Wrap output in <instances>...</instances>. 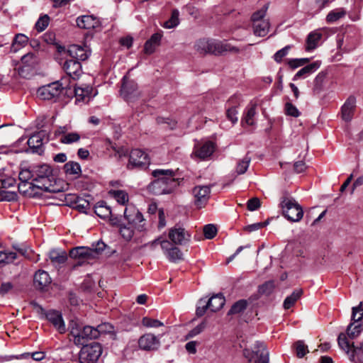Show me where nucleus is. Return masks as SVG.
Instances as JSON below:
<instances>
[{
  "mask_svg": "<svg viewBox=\"0 0 363 363\" xmlns=\"http://www.w3.org/2000/svg\"><path fill=\"white\" fill-rule=\"evenodd\" d=\"M124 216L129 225H138V228H143L144 221L143 214L134 206H128L124 211Z\"/></svg>",
  "mask_w": 363,
  "mask_h": 363,
  "instance_id": "nucleus-15",
  "label": "nucleus"
},
{
  "mask_svg": "<svg viewBox=\"0 0 363 363\" xmlns=\"http://www.w3.org/2000/svg\"><path fill=\"white\" fill-rule=\"evenodd\" d=\"M103 353V347L99 342L84 345L79 352V363H98Z\"/></svg>",
  "mask_w": 363,
  "mask_h": 363,
  "instance_id": "nucleus-6",
  "label": "nucleus"
},
{
  "mask_svg": "<svg viewBox=\"0 0 363 363\" xmlns=\"http://www.w3.org/2000/svg\"><path fill=\"white\" fill-rule=\"evenodd\" d=\"M247 301L245 299H241L236 301L228 312V315H235L243 312L247 306Z\"/></svg>",
  "mask_w": 363,
  "mask_h": 363,
  "instance_id": "nucleus-34",
  "label": "nucleus"
},
{
  "mask_svg": "<svg viewBox=\"0 0 363 363\" xmlns=\"http://www.w3.org/2000/svg\"><path fill=\"white\" fill-rule=\"evenodd\" d=\"M45 136L44 131H39L33 134L28 140L27 144L33 152H38L43 144V139Z\"/></svg>",
  "mask_w": 363,
  "mask_h": 363,
  "instance_id": "nucleus-23",
  "label": "nucleus"
},
{
  "mask_svg": "<svg viewBox=\"0 0 363 363\" xmlns=\"http://www.w3.org/2000/svg\"><path fill=\"white\" fill-rule=\"evenodd\" d=\"M138 344L139 348L144 351L157 350L161 345L160 338L151 333H147L140 336Z\"/></svg>",
  "mask_w": 363,
  "mask_h": 363,
  "instance_id": "nucleus-11",
  "label": "nucleus"
},
{
  "mask_svg": "<svg viewBox=\"0 0 363 363\" xmlns=\"http://www.w3.org/2000/svg\"><path fill=\"white\" fill-rule=\"evenodd\" d=\"M80 139V135L79 133H67V134H64L60 138V143L63 144H71L73 143L78 142Z\"/></svg>",
  "mask_w": 363,
  "mask_h": 363,
  "instance_id": "nucleus-44",
  "label": "nucleus"
},
{
  "mask_svg": "<svg viewBox=\"0 0 363 363\" xmlns=\"http://www.w3.org/2000/svg\"><path fill=\"white\" fill-rule=\"evenodd\" d=\"M121 94L127 101H133L140 96L137 83L130 79L127 75L123 77Z\"/></svg>",
  "mask_w": 363,
  "mask_h": 363,
  "instance_id": "nucleus-8",
  "label": "nucleus"
},
{
  "mask_svg": "<svg viewBox=\"0 0 363 363\" xmlns=\"http://www.w3.org/2000/svg\"><path fill=\"white\" fill-rule=\"evenodd\" d=\"M67 52L72 59L79 62L86 60L90 55V50L86 47L78 45H71L69 46Z\"/></svg>",
  "mask_w": 363,
  "mask_h": 363,
  "instance_id": "nucleus-20",
  "label": "nucleus"
},
{
  "mask_svg": "<svg viewBox=\"0 0 363 363\" xmlns=\"http://www.w3.org/2000/svg\"><path fill=\"white\" fill-rule=\"evenodd\" d=\"M34 174L33 173V165L29 167H21L18 174V179L21 183L18 184V191L20 193L26 195L27 190L23 189V187L28 186V189L35 188L33 182Z\"/></svg>",
  "mask_w": 363,
  "mask_h": 363,
  "instance_id": "nucleus-10",
  "label": "nucleus"
},
{
  "mask_svg": "<svg viewBox=\"0 0 363 363\" xmlns=\"http://www.w3.org/2000/svg\"><path fill=\"white\" fill-rule=\"evenodd\" d=\"M77 26L82 29H95L100 26L99 19L93 15H84L76 19Z\"/></svg>",
  "mask_w": 363,
  "mask_h": 363,
  "instance_id": "nucleus-17",
  "label": "nucleus"
},
{
  "mask_svg": "<svg viewBox=\"0 0 363 363\" xmlns=\"http://www.w3.org/2000/svg\"><path fill=\"white\" fill-rule=\"evenodd\" d=\"M320 62L319 61H316L303 67L294 75V80H296L297 79L302 77H305L308 75H310L316 71L320 67Z\"/></svg>",
  "mask_w": 363,
  "mask_h": 363,
  "instance_id": "nucleus-28",
  "label": "nucleus"
},
{
  "mask_svg": "<svg viewBox=\"0 0 363 363\" xmlns=\"http://www.w3.org/2000/svg\"><path fill=\"white\" fill-rule=\"evenodd\" d=\"M110 194L120 204L125 205L128 201V195L123 190H112Z\"/></svg>",
  "mask_w": 363,
  "mask_h": 363,
  "instance_id": "nucleus-39",
  "label": "nucleus"
},
{
  "mask_svg": "<svg viewBox=\"0 0 363 363\" xmlns=\"http://www.w3.org/2000/svg\"><path fill=\"white\" fill-rule=\"evenodd\" d=\"M135 225H130V226H122L120 228V233L122 237L126 240H130L134 235V227Z\"/></svg>",
  "mask_w": 363,
  "mask_h": 363,
  "instance_id": "nucleus-54",
  "label": "nucleus"
},
{
  "mask_svg": "<svg viewBox=\"0 0 363 363\" xmlns=\"http://www.w3.org/2000/svg\"><path fill=\"white\" fill-rule=\"evenodd\" d=\"M310 61L309 58H300V59H291L289 61L288 64L292 69L303 66Z\"/></svg>",
  "mask_w": 363,
  "mask_h": 363,
  "instance_id": "nucleus-61",
  "label": "nucleus"
},
{
  "mask_svg": "<svg viewBox=\"0 0 363 363\" xmlns=\"http://www.w3.org/2000/svg\"><path fill=\"white\" fill-rule=\"evenodd\" d=\"M268 4H265L261 9L258 10L257 11L255 12L251 17L252 23L255 22H259L261 21L266 20L264 18L267 11L268 9Z\"/></svg>",
  "mask_w": 363,
  "mask_h": 363,
  "instance_id": "nucleus-46",
  "label": "nucleus"
},
{
  "mask_svg": "<svg viewBox=\"0 0 363 363\" xmlns=\"http://www.w3.org/2000/svg\"><path fill=\"white\" fill-rule=\"evenodd\" d=\"M211 312H216L221 309L225 302V297L222 294H216L207 300Z\"/></svg>",
  "mask_w": 363,
  "mask_h": 363,
  "instance_id": "nucleus-26",
  "label": "nucleus"
},
{
  "mask_svg": "<svg viewBox=\"0 0 363 363\" xmlns=\"http://www.w3.org/2000/svg\"><path fill=\"white\" fill-rule=\"evenodd\" d=\"M261 206L260 201L258 198L254 197L248 200L247 208L249 211H253L257 210Z\"/></svg>",
  "mask_w": 363,
  "mask_h": 363,
  "instance_id": "nucleus-64",
  "label": "nucleus"
},
{
  "mask_svg": "<svg viewBox=\"0 0 363 363\" xmlns=\"http://www.w3.org/2000/svg\"><path fill=\"white\" fill-rule=\"evenodd\" d=\"M165 257L169 261L176 262L184 259V254L182 251H164Z\"/></svg>",
  "mask_w": 363,
  "mask_h": 363,
  "instance_id": "nucleus-49",
  "label": "nucleus"
},
{
  "mask_svg": "<svg viewBox=\"0 0 363 363\" xmlns=\"http://www.w3.org/2000/svg\"><path fill=\"white\" fill-rule=\"evenodd\" d=\"M46 318L48 321L59 331V333H65L66 327L61 313L56 311H50L46 314Z\"/></svg>",
  "mask_w": 363,
  "mask_h": 363,
  "instance_id": "nucleus-21",
  "label": "nucleus"
},
{
  "mask_svg": "<svg viewBox=\"0 0 363 363\" xmlns=\"http://www.w3.org/2000/svg\"><path fill=\"white\" fill-rule=\"evenodd\" d=\"M203 232L205 238L213 239L216 235L218 230L215 225L207 224L203 226Z\"/></svg>",
  "mask_w": 363,
  "mask_h": 363,
  "instance_id": "nucleus-50",
  "label": "nucleus"
},
{
  "mask_svg": "<svg viewBox=\"0 0 363 363\" xmlns=\"http://www.w3.org/2000/svg\"><path fill=\"white\" fill-rule=\"evenodd\" d=\"M303 294V290L301 289H295L292 294L288 296L284 301L283 307L287 310L291 308L296 302L301 297Z\"/></svg>",
  "mask_w": 363,
  "mask_h": 363,
  "instance_id": "nucleus-29",
  "label": "nucleus"
},
{
  "mask_svg": "<svg viewBox=\"0 0 363 363\" xmlns=\"http://www.w3.org/2000/svg\"><path fill=\"white\" fill-rule=\"evenodd\" d=\"M285 112H286V115L291 116L293 117H296V118L300 116L299 111L291 102L286 103Z\"/></svg>",
  "mask_w": 363,
  "mask_h": 363,
  "instance_id": "nucleus-60",
  "label": "nucleus"
},
{
  "mask_svg": "<svg viewBox=\"0 0 363 363\" xmlns=\"http://www.w3.org/2000/svg\"><path fill=\"white\" fill-rule=\"evenodd\" d=\"M275 289V284L273 280L264 282L259 286V293L262 295H270Z\"/></svg>",
  "mask_w": 363,
  "mask_h": 363,
  "instance_id": "nucleus-42",
  "label": "nucleus"
},
{
  "mask_svg": "<svg viewBox=\"0 0 363 363\" xmlns=\"http://www.w3.org/2000/svg\"><path fill=\"white\" fill-rule=\"evenodd\" d=\"M291 49L290 45H286L284 48L278 50L274 55V60L277 62H281L282 61V59L288 54L289 50Z\"/></svg>",
  "mask_w": 363,
  "mask_h": 363,
  "instance_id": "nucleus-62",
  "label": "nucleus"
},
{
  "mask_svg": "<svg viewBox=\"0 0 363 363\" xmlns=\"http://www.w3.org/2000/svg\"><path fill=\"white\" fill-rule=\"evenodd\" d=\"M179 11L177 9L172 10L169 19L164 23L163 27L165 28H173L177 26L179 23Z\"/></svg>",
  "mask_w": 363,
  "mask_h": 363,
  "instance_id": "nucleus-37",
  "label": "nucleus"
},
{
  "mask_svg": "<svg viewBox=\"0 0 363 363\" xmlns=\"http://www.w3.org/2000/svg\"><path fill=\"white\" fill-rule=\"evenodd\" d=\"M17 257L14 251H0V263L9 264L13 262Z\"/></svg>",
  "mask_w": 363,
  "mask_h": 363,
  "instance_id": "nucleus-41",
  "label": "nucleus"
},
{
  "mask_svg": "<svg viewBox=\"0 0 363 363\" xmlns=\"http://www.w3.org/2000/svg\"><path fill=\"white\" fill-rule=\"evenodd\" d=\"M155 178L148 185V190L155 195L172 193L179 185V179L175 178V172L172 169H157L152 172Z\"/></svg>",
  "mask_w": 363,
  "mask_h": 363,
  "instance_id": "nucleus-2",
  "label": "nucleus"
},
{
  "mask_svg": "<svg viewBox=\"0 0 363 363\" xmlns=\"http://www.w3.org/2000/svg\"><path fill=\"white\" fill-rule=\"evenodd\" d=\"M345 15L343 11H332L326 16V21L328 23H333L342 18Z\"/></svg>",
  "mask_w": 363,
  "mask_h": 363,
  "instance_id": "nucleus-56",
  "label": "nucleus"
},
{
  "mask_svg": "<svg viewBox=\"0 0 363 363\" xmlns=\"http://www.w3.org/2000/svg\"><path fill=\"white\" fill-rule=\"evenodd\" d=\"M95 213L100 218H107L111 214V208L104 201H99L94 206Z\"/></svg>",
  "mask_w": 363,
  "mask_h": 363,
  "instance_id": "nucleus-32",
  "label": "nucleus"
},
{
  "mask_svg": "<svg viewBox=\"0 0 363 363\" xmlns=\"http://www.w3.org/2000/svg\"><path fill=\"white\" fill-rule=\"evenodd\" d=\"M159 246L162 250H178L177 247H172L169 241L161 238L154 240L152 244V247L154 248H157Z\"/></svg>",
  "mask_w": 363,
  "mask_h": 363,
  "instance_id": "nucleus-47",
  "label": "nucleus"
},
{
  "mask_svg": "<svg viewBox=\"0 0 363 363\" xmlns=\"http://www.w3.org/2000/svg\"><path fill=\"white\" fill-rule=\"evenodd\" d=\"M206 322L203 321L200 324H199L196 327H195L194 329L190 330L189 333L187 334L186 338H191L199 334H200L206 328Z\"/></svg>",
  "mask_w": 363,
  "mask_h": 363,
  "instance_id": "nucleus-59",
  "label": "nucleus"
},
{
  "mask_svg": "<svg viewBox=\"0 0 363 363\" xmlns=\"http://www.w3.org/2000/svg\"><path fill=\"white\" fill-rule=\"evenodd\" d=\"M256 114V104H252L247 110L245 116H244L242 121L249 125L255 124V116Z\"/></svg>",
  "mask_w": 363,
  "mask_h": 363,
  "instance_id": "nucleus-40",
  "label": "nucleus"
},
{
  "mask_svg": "<svg viewBox=\"0 0 363 363\" xmlns=\"http://www.w3.org/2000/svg\"><path fill=\"white\" fill-rule=\"evenodd\" d=\"M211 194V186H196L192 189L194 203L197 208H202L207 204Z\"/></svg>",
  "mask_w": 363,
  "mask_h": 363,
  "instance_id": "nucleus-9",
  "label": "nucleus"
},
{
  "mask_svg": "<svg viewBox=\"0 0 363 363\" xmlns=\"http://www.w3.org/2000/svg\"><path fill=\"white\" fill-rule=\"evenodd\" d=\"M356 108V98L354 96H350L341 108V115L343 121L350 122L353 118Z\"/></svg>",
  "mask_w": 363,
  "mask_h": 363,
  "instance_id": "nucleus-19",
  "label": "nucleus"
},
{
  "mask_svg": "<svg viewBox=\"0 0 363 363\" xmlns=\"http://www.w3.org/2000/svg\"><path fill=\"white\" fill-rule=\"evenodd\" d=\"M106 247V245L104 244V242L99 240L96 245H94L93 244L92 245V247H86V246H77V247H74L72 248H71L70 250H104L105 247Z\"/></svg>",
  "mask_w": 363,
  "mask_h": 363,
  "instance_id": "nucleus-58",
  "label": "nucleus"
},
{
  "mask_svg": "<svg viewBox=\"0 0 363 363\" xmlns=\"http://www.w3.org/2000/svg\"><path fill=\"white\" fill-rule=\"evenodd\" d=\"M169 238L175 245H184L189 240L191 235L182 227H174L169 230Z\"/></svg>",
  "mask_w": 363,
  "mask_h": 363,
  "instance_id": "nucleus-13",
  "label": "nucleus"
},
{
  "mask_svg": "<svg viewBox=\"0 0 363 363\" xmlns=\"http://www.w3.org/2000/svg\"><path fill=\"white\" fill-rule=\"evenodd\" d=\"M28 41V38L23 34L16 35L11 45V51L16 52L19 49L24 47Z\"/></svg>",
  "mask_w": 363,
  "mask_h": 363,
  "instance_id": "nucleus-33",
  "label": "nucleus"
},
{
  "mask_svg": "<svg viewBox=\"0 0 363 363\" xmlns=\"http://www.w3.org/2000/svg\"><path fill=\"white\" fill-rule=\"evenodd\" d=\"M48 256L55 264L64 263L67 259L66 251H50Z\"/></svg>",
  "mask_w": 363,
  "mask_h": 363,
  "instance_id": "nucleus-35",
  "label": "nucleus"
},
{
  "mask_svg": "<svg viewBox=\"0 0 363 363\" xmlns=\"http://www.w3.org/2000/svg\"><path fill=\"white\" fill-rule=\"evenodd\" d=\"M327 73L321 72L315 77L314 79L313 90L320 92L322 90L323 82L326 78Z\"/></svg>",
  "mask_w": 363,
  "mask_h": 363,
  "instance_id": "nucleus-48",
  "label": "nucleus"
},
{
  "mask_svg": "<svg viewBox=\"0 0 363 363\" xmlns=\"http://www.w3.org/2000/svg\"><path fill=\"white\" fill-rule=\"evenodd\" d=\"M150 164L148 155L140 149L133 150L129 155L127 164L128 169H146Z\"/></svg>",
  "mask_w": 363,
  "mask_h": 363,
  "instance_id": "nucleus-7",
  "label": "nucleus"
},
{
  "mask_svg": "<svg viewBox=\"0 0 363 363\" xmlns=\"http://www.w3.org/2000/svg\"><path fill=\"white\" fill-rule=\"evenodd\" d=\"M63 169L66 174L72 175L78 178L82 173L81 166L77 162L69 161L64 165Z\"/></svg>",
  "mask_w": 363,
  "mask_h": 363,
  "instance_id": "nucleus-30",
  "label": "nucleus"
},
{
  "mask_svg": "<svg viewBox=\"0 0 363 363\" xmlns=\"http://www.w3.org/2000/svg\"><path fill=\"white\" fill-rule=\"evenodd\" d=\"M209 310L208 303L206 298H201L199 300L196 314L198 317L203 316L207 311Z\"/></svg>",
  "mask_w": 363,
  "mask_h": 363,
  "instance_id": "nucleus-45",
  "label": "nucleus"
},
{
  "mask_svg": "<svg viewBox=\"0 0 363 363\" xmlns=\"http://www.w3.org/2000/svg\"><path fill=\"white\" fill-rule=\"evenodd\" d=\"M337 342H338L339 346L342 350H344L347 353L349 352L351 347H352L354 349V347H352V345L350 344V342H348V340L346 337V335L344 333H340L339 335L338 338H337ZM354 352L353 351V353Z\"/></svg>",
  "mask_w": 363,
  "mask_h": 363,
  "instance_id": "nucleus-53",
  "label": "nucleus"
},
{
  "mask_svg": "<svg viewBox=\"0 0 363 363\" xmlns=\"http://www.w3.org/2000/svg\"><path fill=\"white\" fill-rule=\"evenodd\" d=\"M283 215L287 220L291 222H298L303 216L302 207L292 197L287 196L286 193L281 198L280 203Z\"/></svg>",
  "mask_w": 363,
  "mask_h": 363,
  "instance_id": "nucleus-5",
  "label": "nucleus"
},
{
  "mask_svg": "<svg viewBox=\"0 0 363 363\" xmlns=\"http://www.w3.org/2000/svg\"><path fill=\"white\" fill-rule=\"evenodd\" d=\"M215 148V144L211 141L198 143L194 147L193 154L201 160H205L211 156Z\"/></svg>",
  "mask_w": 363,
  "mask_h": 363,
  "instance_id": "nucleus-16",
  "label": "nucleus"
},
{
  "mask_svg": "<svg viewBox=\"0 0 363 363\" xmlns=\"http://www.w3.org/2000/svg\"><path fill=\"white\" fill-rule=\"evenodd\" d=\"M93 88L90 86L74 88L75 96L77 101L88 103L93 96Z\"/></svg>",
  "mask_w": 363,
  "mask_h": 363,
  "instance_id": "nucleus-24",
  "label": "nucleus"
},
{
  "mask_svg": "<svg viewBox=\"0 0 363 363\" xmlns=\"http://www.w3.org/2000/svg\"><path fill=\"white\" fill-rule=\"evenodd\" d=\"M142 324L146 328H158L164 325L163 323L160 320L149 317H144L142 319Z\"/></svg>",
  "mask_w": 363,
  "mask_h": 363,
  "instance_id": "nucleus-51",
  "label": "nucleus"
},
{
  "mask_svg": "<svg viewBox=\"0 0 363 363\" xmlns=\"http://www.w3.org/2000/svg\"><path fill=\"white\" fill-rule=\"evenodd\" d=\"M322 36V33L317 30L310 33L306 39V50H314L318 46V42L321 40Z\"/></svg>",
  "mask_w": 363,
  "mask_h": 363,
  "instance_id": "nucleus-31",
  "label": "nucleus"
},
{
  "mask_svg": "<svg viewBox=\"0 0 363 363\" xmlns=\"http://www.w3.org/2000/svg\"><path fill=\"white\" fill-rule=\"evenodd\" d=\"M63 69L72 79H78L82 74L81 62L72 58L65 61Z\"/></svg>",
  "mask_w": 363,
  "mask_h": 363,
  "instance_id": "nucleus-18",
  "label": "nucleus"
},
{
  "mask_svg": "<svg viewBox=\"0 0 363 363\" xmlns=\"http://www.w3.org/2000/svg\"><path fill=\"white\" fill-rule=\"evenodd\" d=\"M362 330L363 326L361 323H350L347 328V335L350 338L354 339L359 335Z\"/></svg>",
  "mask_w": 363,
  "mask_h": 363,
  "instance_id": "nucleus-36",
  "label": "nucleus"
},
{
  "mask_svg": "<svg viewBox=\"0 0 363 363\" xmlns=\"http://www.w3.org/2000/svg\"><path fill=\"white\" fill-rule=\"evenodd\" d=\"M195 48L200 54H212L214 55H222L226 52H240L239 48L225 42L214 39H200L196 45Z\"/></svg>",
  "mask_w": 363,
  "mask_h": 363,
  "instance_id": "nucleus-3",
  "label": "nucleus"
},
{
  "mask_svg": "<svg viewBox=\"0 0 363 363\" xmlns=\"http://www.w3.org/2000/svg\"><path fill=\"white\" fill-rule=\"evenodd\" d=\"M253 356L248 363H269V352L262 342H257L252 349Z\"/></svg>",
  "mask_w": 363,
  "mask_h": 363,
  "instance_id": "nucleus-14",
  "label": "nucleus"
},
{
  "mask_svg": "<svg viewBox=\"0 0 363 363\" xmlns=\"http://www.w3.org/2000/svg\"><path fill=\"white\" fill-rule=\"evenodd\" d=\"M33 173L35 188L51 193L63 191L64 182L59 180V184H57L53 174V169L49 164L44 163L33 164Z\"/></svg>",
  "mask_w": 363,
  "mask_h": 363,
  "instance_id": "nucleus-1",
  "label": "nucleus"
},
{
  "mask_svg": "<svg viewBox=\"0 0 363 363\" xmlns=\"http://www.w3.org/2000/svg\"><path fill=\"white\" fill-rule=\"evenodd\" d=\"M162 37V33H154L145 43V53L147 55L152 54L155 51L156 48L160 45Z\"/></svg>",
  "mask_w": 363,
  "mask_h": 363,
  "instance_id": "nucleus-25",
  "label": "nucleus"
},
{
  "mask_svg": "<svg viewBox=\"0 0 363 363\" xmlns=\"http://www.w3.org/2000/svg\"><path fill=\"white\" fill-rule=\"evenodd\" d=\"M50 22V17L48 15L41 16L35 23V29L38 32L43 31L48 26Z\"/></svg>",
  "mask_w": 363,
  "mask_h": 363,
  "instance_id": "nucleus-55",
  "label": "nucleus"
},
{
  "mask_svg": "<svg viewBox=\"0 0 363 363\" xmlns=\"http://www.w3.org/2000/svg\"><path fill=\"white\" fill-rule=\"evenodd\" d=\"M251 157L246 155L237 164L236 172L238 174H244L248 169Z\"/></svg>",
  "mask_w": 363,
  "mask_h": 363,
  "instance_id": "nucleus-43",
  "label": "nucleus"
},
{
  "mask_svg": "<svg viewBox=\"0 0 363 363\" xmlns=\"http://www.w3.org/2000/svg\"><path fill=\"white\" fill-rule=\"evenodd\" d=\"M34 286L40 290H45L51 284V278L44 270H38L34 275Z\"/></svg>",
  "mask_w": 363,
  "mask_h": 363,
  "instance_id": "nucleus-22",
  "label": "nucleus"
},
{
  "mask_svg": "<svg viewBox=\"0 0 363 363\" xmlns=\"http://www.w3.org/2000/svg\"><path fill=\"white\" fill-rule=\"evenodd\" d=\"M61 93L60 85H58V82H55L43 86L37 91L38 96L42 100H55Z\"/></svg>",
  "mask_w": 363,
  "mask_h": 363,
  "instance_id": "nucleus-12",
  "label": "nucleus"
},
{
  "mask_svg": "<svg viewBox=\"0 0 363 363\" xmlns=\"http://www.w3.org/2000/svg\"><path fill=\"white\" fill-rule=\"evenodd\" d=\"M296 353L298 358L303 357L308 352V347L303 342V341L298 340L295 343Z\"/></svg>",
  "mask_w": 363,
  "mask_h": 363,
  "instance_id": "nucleus-52",
  "label": "nucleus"
},
{
  "mask_svg": "<svg viewBox=\"0 0 363 363\" xmlns=\"http://www.w3.org/2000/svg\"><path fill=\"white\" fill-rule=\"evenodd\" d=\"M74 208L81 212H86L89 208V202L79 196Z\"/></svg>",
  "mask_w": 363,
  "mask_h": 363,
  "instance_id": "nucleus-63",
  "label": "nucleus"
},
{
  "mask_svg": "<svg viewBox=\"0 0 363 363\" xmlns=\"http://www.w3.org/2000/svg\"><path fill=\"white\" fill-rule=\"evenodd\" d=\"M111 328V325L108 323L99 325L96 328L86 325L82 329L72 327L70 335L73 337L76 345H84L88 340L98 338L102 333Z\"/></svg>",
  "mask_w": 363,
  "mask_h": 363,
  "instance_id": "nucleus-4",
  "label": "nucleus"
},
{
  "mask_svg": "<svg viewBox=\"0 0 363 363\" xmlns=\"http://www.w3.org/2000/svg\"><path fill=\"white\" fill-rule=\"evenodd\" d=\"M21 62L26 67H34L38 63V57L33 52H28L21 57Z\"/></svg>",
  "mask_w": 363,
  "mask_h": 363,
  "instance_id": "nucleus-38",
  "label": "nucleus"
},
{
  "mask_svg": "<svg viewBox=\"0 0 363 363\" xmlns=\"http://www.w3.org/2000/svg\"><path fill=\"white\" fill-rule=\"evenodd\" d=\"M363 318L362 302H360L358 306L352 308V319L354 322L360 321Z\"/></svg>",
  "mask_w": 363,
  "mask_h": 363,
  "instance_id": "nucleus-57",
  "label": "nucleus"
},
{
  "mask_svg": "<svg viewBox=\"0 0 363 363\" xmlns=\"http://www.w3.org/2000/svg\"><path fill=\"white\" fill-rule=\"evenodd\" d=\"M253 32L255 35L264 37L269 31L270 23L268 19L252 23Z\"/></svg>",
  "mask_w": 363,
  "mask_h": 363,
  "instance_id": "nucleus-27",
  "label": "nucleus"
}]
</instances>
